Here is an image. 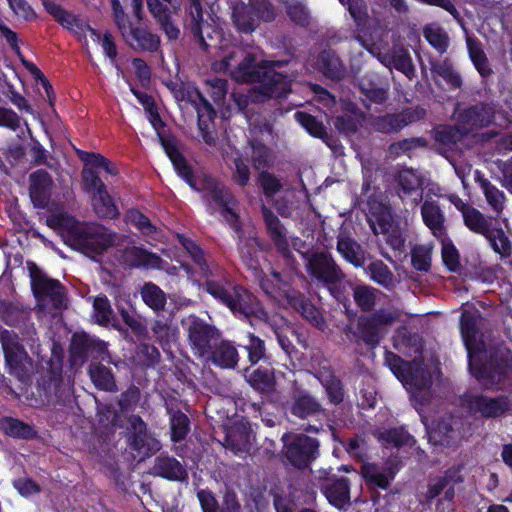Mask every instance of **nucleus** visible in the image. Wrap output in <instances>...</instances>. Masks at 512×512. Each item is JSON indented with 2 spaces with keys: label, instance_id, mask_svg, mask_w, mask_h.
Masks as SVG:
<instances>
[{
  "label": "nucleus",
  "instance_id": "obj_1",
  "mask_svg": "<svg viewBox=\"0 0 512 512\" xmlns=\"http://www.w3.org/2000/svg\"><path fill=\"white\" fill-rule=\"evenodd\" d=\"M479 313L464 311L461 315L460 328L465 347L468 352L469 369L472 375L485 387L506 385L512 375V354L503 346L489 350V359L484 364L477 363V353L480 351Z\"/></svg>",
  "mask_w": 512,
  "mask_h": 512
},
{
  "label": "nucleus",
  "instance_id": "obj_2",
  "mask_svg": "<svg viewBox=\"0 0 512 512\" xmlns=\"http://www.w3.org/2000/svg\"><path fill=\"white\" fill-rule=\"evenodd\" d=\"M278 61L257 62L256 55L241 49L229 52L220 61V69L239 83L256 84L254 90L265 98H282L290 92L286 75L277 72Z\"/></svg>",
  "mask_w": 512,
  "mask_h": 512
},
{
  "label": "nucleus",
  "instance_id": "obj_3",
  "mask_svg": "<svg viewBox=\"0 0 512 512\" xmlns=\"http://www.w3.org/2000/svg\"><path fill=\"white\" fill-rule=\"evenodd\" d=\"M218 266L209 276H201L198 287L211 295L219 304L227 307L239 318L261 317L265 311L256 296L241 285L234 284L228 277L217 274Z\"/></svg>",
  "mask_w": 512,
  "mask_h": 512
},
{
  "label": "nucleus",
  "instance_id": "obj_4",
  "mask_svg": "<svg viewBox=\"0 0 512 512\" xmlns=\"http://www.w3.org/2000/svg\"><path fill=\"white\" fill-rule=\"evenodd\" d=\"M398 317L397 312L380 308L373 313L360 315L356 327L346 325L344 333L351 342L375 349Z\"/></svg>",
  "mask_w": 512,
  "mask_h": 512
},
{
  "label": "nucleus",
  "instance_id": "obj_5",
  "mask_svg": "<svg viewBox=\"0 0 512 512\" xmlns=\"http://www.w3.org/2000/svg\"><path fill=\"white\" fill-rule=\"evenodd\" d=\"M305 268L311 280L318 286L327 288L338 300L342 301L343 294L338 288L346 275L333 256L327 251L302 253Z\"/></svg>",
  "mask_w": 512,
  "mask_h": 512
},
{
  "label": "nucleus",
  "instance_id": "obj_6",
  "mask_svg": "<svg viewBox=\"0 0 512 512\" xmlns=\"http://www.w3.org/2000/svg\"><path fill=\"white\" fill-rule=\"evenodd\" d=\"M261 213L266 227V232L272 241L277 253L283 259L285 265L291 270L296 271L299 263L295 259L291 246L302 255L301 249L306 245L299 237H292L291 241L287 236V231L278 216L265 204L261 206Z\"/></svg>",
  "mask_w": 512,
  "mask_h": 512
},
{
  "label": "nucleus",
  "instance_id": "obj_7",
  "mask_svg": "<svg viewBox=\"0 0 512 512\" xmlns=\"http://www.w3.org/2000/svg\"><path fill=\"white\" fill-rule=\"evenodd\" d=\"M276 9L270 0L240 1L232 7L231 19L236 30L242 34H251L262 22L276 19Z\"/></svg>",
  "mask_w": 512,
  "mask_h": 512
},
{
  "label": "nucleus",
  "instance_id": "obj_8",
  "mask_svg": "<svg viewBox=\"0 0 512 512\" xmlns=\"http://www.w3.org/2000/svg\"><path fill=\"white\" fill-rule=\"evenodd\" d=\"M282 441L283 462L296 470L310 469L312 463L320 456V441L317 438L304 433H298L292 437L284 434Z\"/></svg>",
  "mask_w": 512,
  "mask_h": 512
},
{
  "label": "nucleus",
  "instance_id": "obj_9",
  "mask_svg": "<svg viewBox=\"0 0 512 512\" xmlns=\"http://www.w3.org/2000/svg\"><path fill=\"white\" fill-rule=\"evenodd\" d=\"M71 243L74 250L93 258L102 255L115 243L116 233L101 224H81Z\"/></svg>",
  "mask_w": 512,
  "mask_h": 512
},
{
  "label": "nucleus",
  "instance_id": "obj_10",
  "mask_svg": "<svg viewBox=\"0 0 512 512\" xmlns=\"http://www.w3.org/2000/svg\"><path fill=\"white\" fill-rule=\"evenodd\" d=\"M0 343L9 373L21 382H26L29 379L27 364H31V359L20 342L19 336L12 330L2 329Z\"/></svg>",
  "mask_w": 512,
  "mask_h": 512
},
{
  "label": "nucleus",
  "instance_id": "obj_11",
  "mask_svg": "<svg viewBox=\"0 0 512 512\" xmlns=\"http://www.w3.org/2000/svg\"><path fill=\"white\" fill-rule=\"evenodd\" d=\"M69 353L72 362L81 365L89 359L104 360L109 355L107 343L85 331L72 335Z\"/></svg>",
  "mask_w": 512,
  "mask_h": 512
},
{
  "label": "nucleus",
  "instance_id": "obj_12",
  "mask_svg": "<svg viewBox=\"0 0 512 512\" xmlns=\"http://www.w3.org/2000/svg\"><path fill=\"white\" fill-rule=\"evenodd\" d=\"M128 444L142 459L151 457L161 449L160 442L148 432L147 424L139 415L127 419Z\"/></svg>",
  "mask_w": 512,
  "mask_h": 512
},
{
  "label": "nucleus",
  "instance_id": "obj_13",
  "mask_svg": "<svg viewBox=\"0 0 512 512\" xmlns=\"http://www.w3.org/2000/svg\"><path fill=\"white\" fill-rule=\"evenodd\" d=\"M30 276L31 289L38 300L48 299L55 309L64 306L65 287L59 280L48 277L36 265L30 269Z\"/></svg>",
  "mask_w": 512,
  "mask_h": 512
},
{
  "label": "nucleus",
  "instance_id": "obj_14",
  "mask_svg": "<svg viewBox=\"0 0 512 512\" xmlns=\"http://www.w3.org/2000/svg\"><path fill=\"white\" fill-rule=\"evenodd\" d=\"M219 338L220 332L215 326L193 317L188 327V340L194 355L206 358Z\"/></svg>",
  "mask_w": 512,
  "mask_h": 512
},
{
  "label": "nucleus",
  "instance_id": "obj_15",
  "mask_svg": "<svg viewBox=\"0 0 512 512\" xmlns=\"http://www.w3.org/2000/svg\"><path fill=\"white\" fill-rule=\"evenodd\" d=\"M290 413L300 419L309 417L315 418L317 423L307 424L304 431L307 433H319L324 431L323 420L326 418V411L315 397L308 393L296 396L290 407Z\"/></svg>",
  "mask_w": 512,
  "mask_h": 512
},
{
  "label": "nucleus",
  "instance_id": "obj_16",
  "mask_svg": "<svg viewBox=\"0 0 512 512\" xmlns=\"http://www.w3.org/2000/svg\"><path fill=\"white\" fill-rule=\"evenodd\" d=\"M469 409L474 415H480L482 418L496 419L511 411L512 400L507 395H476L470 399Z\"/></svg>",
  "mask_w": 512,
  "mask_h": 512
},
{
  "label": "nucleus",
  "instance_id": "obj_17",
  "mask_svg": "<svg viewBox=\"0 0 512 512\" xmlns=\"http://www.w3.org/2000/svg\"><path fill=\"white\" fill-rule=\"evenodd\" d=\"M343 5H347L349 14L355 23L354 37L367 51H371L374 45L370 18L368 15L367 5L364 0H339Z\"/></svg>",
  "mask_w": 512,
  "mask_h": 512
},
{
  "label": "nucleus",
  "instance_id": "obj_18",
  "mask_svg": "<svg viewBox=\"0 0 512 512\" xmlns=\"http://www.w3.org/2000/svg\"><path fill=\"white\" fill-rule=\"evenodd\" d=\"M385 364L389 367L391 372L399 379L403 385L409 386L407 390L410 395V404L416 409V358L411 361L403 360L399 355L391 352H385Z\"/></svg>",
  "mask_w": 512,
  "mask_h": 512
},
{
  "label": "nucleus",
  "instance_id": "obj_19",
  "mask_svg": "<svg viewBox=\"0 0 512 512\" xmlns=\"http://www.w3.org/2000/svg\"><path fill=\"white\" fill-rule=\"evenodd\" d=\"M147 7L153 18L160 25L168 40H177L180 30L172 21V11L180 7V0H146Z\"/></svg>",
  "mask_w": 512,
  "mask_h": 512
},
{
  "label": "nucleus",
  "instance_id": "obj_20",
  "mask_svg": "<svg viewBox=\"0 0 512 512\" xmlns=\"http://www.w3.org/2000/svg\"><path fill=\"white\" fill-rule=\"evenodd\" d=\"M195 99L190 101L194 104L197 112V124L203 141L208 145L216 142V130L214 120L216 111L212 104L203 96L199 90H195Z\"/></svg>",
  "mask_w": 512,
  "mask_h": 512
},
{
  "label": "nucleus",
  "instance_id": "obj_21",
  "mask_svg": "<svg viewBox=\"0 0 512 512\" xmlns=\"http://www.w3.org/2000/svg\"><path fill=\"white\" fill-rule=\"evenodd\" d=\"M360 475L372 493V501L375 502L379 497L377 489H389L391 482L394 480L395 472L391 467H381L376 463L366 462L361 465Z\"/></svg>",
  "mask_w": 512,
  "mask_h": 512
},
{
  "label": "nucleus",
  "instance_id": "obj_22",
  "mask_svg": "<svg viewBox=\"0 0 512 512\" xmlns=\"http://www.w3.org/2000/svg\"><path fill=\"white\" fill-rule=\"evenodd\" d=\"M29 196L35 208L45 209L50 203L54 186L51 175L45 169H38L29 175Z\"/></svg>",
  "mask_w": 512,
  "mask_h": 512
},
{
  "label": "nucleus",
  "instance_id": "obj_23",
  "mask_svg": "<svg viewBox=\"0 0 512 512\" xmlns=\"http://www.w3.org/2000/svg\"><path fill=\"white\" fill-rule=\"evenodd\" d=\"M161 145L170 159L177 175L183 179L191 188L196 185V178L192 166L180 151L177 141L173 136L160 137Z\"/></svg>",
  "mask_w": 512,
  "mask_h": 512
},
{
  "label": "nucleus",
  "instance_id": "obj_24",
  "mask_svg": "<svg viewBox=\"0 0 512 512\" xmlns=\"http://www.w3.org/2000/svg\"><path fill=\"white\" fill-rule=\"evenodd\" d=\"M494 118L493 109L484 103L473 105L457 113L456 121L467 135L476 129L488 126Z\"/></svg>",
  "mask_w": 512,
  "mask_h": 512
},
{
  "label": "nucleus",
  "instance_id": "obj_25",
  "mask_svg": "<svg viewBox=\"0 0 512 512\" xmlns=\"http://www.w3.org/2000/svg\"><path fill=\"white\" fill-rule=\"evenodd\" d=\"M121 36L134 51L155 53L160 50L161 40L159 35L153 33L147 27L132 24Z\"/></svg>",
  "mask_w": 512,
  "mask_h": 512
},
{
  "label": "nucleus",
  "instance_id": "obj_26",
  "mask_svg": "<svg viewBox=\"0 0 512 512\" xmlns=\"http://www.w3.org/2000/svg\"><path fill=\"white\" fill-rule=\"evenodd\" d=\"M368 222L372 230L378 234H386L392 227V214L390 207L377 196H370L367 201Z\"/></svg>",
  "mask_w": 512,
  "mask_h": 512
},
{
  "label": "nucleus",
  "instance_id": "obj_27",
  "mask_svg": "<svg viewBox=\"0 0 512 512\" xmlns=\"http://www.w3.org/2000/svg\"><path fill=\"white\" fill-rule=\"evenodd\" d=\"M152 473L173 482H187L188 472L185 466L173 456L158 455L152 467Z\"/></svg>",
  "mask_w": 512,
  "mask_h": 512
},
{
  "label": "nucleus",
  "instance_id": "obj_28",
  "mask_svg": "<svg viewBox=\"0 0 512 512\" xmlns=\"http://www.w3.org/2000/svg\"><path fill=\"white\" fill-rule=\"evenodd\" d=\"M211 202L221 208V216L234 231H241L242 223L240 216L235 210L238 205V200L230 189L223 185L221 189L210 198V203Z\"/></svg>",
  "mask_w": 512,
  "mask_h": 512
},
{
  "label": "nucleus",
  "instance_id": "obj_29",
  "mask_svg": "<svg viewBox=\"0 0 512 512\" xmlns=\"http://www.w3.org/2000/svg\"><path fill=\"white\" fill-rule=\"evenodd\" d=\"M186 10V20L185 27L193 36V38L197 41L200 47L207 51L209 44L206 43L205 38L203 36V26L210 28L208 23L204 22L203 15V7L201 0H188V4L185 8Z\"/></svg>",
  "mask_w": 512,
  "mask_h": 512
},
{
  "label": "nucleus",
  "instance_id": "obj_30",
  "mask_svg": "<svg viewBox=\"0 0 512 512\" xmlns=\"http://www.w3.org/2000/svg\"><path fill=\"white\" fill-rule=\"evenodd\" d=\"M421 216L436 238L446 236L445 215L436 201L426 198L421 207Z\"/></svg>",
  "mask_w": 512,
  "mask_h": 512
},
{
  "label": "nucleus",
  "instance_id": "obj_31",
  "mask_svg": "<svg viewBox=\"0 0 512 512\" xmlns=\"http://www.w3.org/2000/svg\"><path fill=\"white\" fill-rule=\"evenodd\" d=\"M123 262L130 268H160L162 258L145 248L138 246L126 247L123 251Z\"/></svg>",
  "mask_w": 512,
  "mask_h": 512
},
{
  "label": "nucleus",
  "instance_id": "obj_32",
  "mask_svg": "<svg viewBox=\"0 0 512 512\" xmlns=\"http://www.w3.org/2000/svg\"><path fill=\"white\" fill-rule=\"evenodd\" d=\"M294 295L296 296L293 297L290 305L311 325L324 331L327 325L321 309L314 305L303 293H294Z\"/></svg>",
  "mask_w": 512,
  "mask_h": 512
},
{
  "label": "nucleus",
  "instance_id": "obj_33",
  "mask_svg": "<svg viewBox=\"0 0 512 512\" xmlns=\"http://www.w3.org/2000/svg\"><path fill=\"white\" fill-rule=\"evenodd\" d=\"M320 490L336 508H342L350 500V481L347 477H337L326 484H320Z\"/></svg>",
  "mask_w": 512,
  "mask_h": 512
},
{
  "label": "nucleus",
  "instance_id": "obj_34",
  "mask_svg": "<svg viewBox=\"0 0 512 512\" xmlns=\"http://www.w3.org/2000/svg\"><path fill=\"white\" fill-rule=\"evenodd\" d=\"M88 374L98 390L111 393L118 390L112 369L101 362H92L88 367Z\"/></svg>",
  "mask_w": 512,
  "mask_h": 512
},
{
  "label": "nucleus",
  "instance_id": "obj_35",
  "mask_svg": "<svg viewBox=\"0 0 512 512\" xmlns=\"http://www.w3.org/2000/svg\"><path fill=\"white\" fill-rule=\"evenodd\" d=\"M206 358L210 359L215 366L231 369L237 365L239 356L237 349L231 342L221 341L214 345L211 353Z\"/></svg>",
  "mask_w": 512,
  "mask_h": 512
},
{
  "label": "nucleus",
  "instance_id": "obj_36",
  "mask_svg": "<svg viewBox=\"0 0 512 512\" xmlns=\"http://www.w3.org/2000/svg\"><path fill=\"white\" fill-rule=\"evenodd\" d=\"M336 249L343 259L355 268H365V251L355 239L338 237Z\"/></svg>",
  "mask_w": 512,
  "mask_h": 512
},
{
  "label": "nucleus",
  "instance_id": "obj_37",
  "mask_svg": "<svg viewBox=\"0 0 512 512\" xmlns=\"http://www.w3.org/2000/svg\"><path fill=\"white\" fill-rule=\"evenodd\" d=\"M320 71L333 80H341L346 74V67L342 63L336 52L332 50H323L319 53L317 59Z\"/></svg>",
  "mask_w": 512,
  "mask_h": 512
},
{
  "label": "nucleus",
  "instance_id": "obj_38",
  "mask_svg": "<svg viewBox=\"0 0 512 512\" xmlns=\"http://www.w3.org/2000/svg\"><path fill=\"white\" fill-rule=\"evenodd\" d=\"M91 204L96 215L101 219L115 220L120 211L107 188L91 196Z\"/></svg>",
  "mask_w": 512,
  "mask_h": 512
},
{
  "label": "nucleus",
  "instance_id": "obj_39",
  "mask_svg": "<svg viewBox=\"0 0 512 512\" xmlns=\"http://www.w3.org/2000/svg\"><path fill=\"white\" fill-rule=\"evenodd\" d=\"M421 421L426 427L430 443L442 446H450L454 443L457 433L449 421H439L435 427H430L428 425L426 417H422Z\"/></svg>",
  "mask_w": 512,
  "mask_h": 512
},
{
  "label": "nucleus",
  "instance_id": "obj_40",
  "mask_svg": "<svg viewBox=\"0 0 512 512\" xmlns=\"http://www.w3.org/2000/svg\"><path fill=\"white\" fill-rule=\"evenodd\" d=\"M378 442L384 448H401L409 443L412 436L404 427H394L389 429L377 430L374 433Z\"/></svg>",
  "mask_w": 512,
  "mask_h": 512
},
{
  "label": "nucleus",
  "instance_id": "obj_41",
  "mask_svg": "<svg viewBox=\"0 0 512 512\" xmlns=\"http://www.w3.org/2000/svg\"><path fill=\"white\" fill-rule=\"evenodd\" d=\"M475 181L482 189L486 201L490 207L494 210V212L500 214L504 209L506 201V197L503 191L499 190L488 179L484 178L479 171H476L475 173Z\"/></svg>",
  "mask_w": 512,
  "mask_h": 512
},
{
  "label": "nucleus",
  "instance_id": "obj_42",
  "mask_svg": "<svg viewBox=\"0 0 512 512\" xmlns=\"http://www.w3.org/2000/svg\"><path fill=\"white\" fill-rule=\"evenodd\" d=\"M469 57L474 64L475 68L482 77H488L492 74L489 60L483 50L482 43L474 37H467L466 39Z\"/></svg>",
  "mask_w": 512,
  "mask_h": 512
},
{
  "label": "nucleus",
  "instance_id": "obj_43",
  "mask_svg": "<svg viewBox=\"0 0 512 512\" xmlns=\"http://www.w3.org/2000/svg\"><path fill=\"white\" fill-rule=\"evenodd\" d=\"M408 123L409 120L403 114H385L372 118L371 127L376 132L389 134L400 131Z\"/></svg>",
  "mask_w": 512,
  "mask_h": 512
},
{
  "label": "nucleus",
  "instance_id": "obj_44",
  "mask_svg": "<svg viewBox=\"0 0 512 512\" xmlns=\"http://www.w3.org/2000/svg\"><path fill=\"white\" fill-rule=\"evenodd\" d=\"M142 301L154 312H160L165 309L167 304L166 293L155 283L146 282L140 290Z\"/></svg>",
  "mask_w": 512,
  "mask_h": 512
},
{
  "label": "nucleus",
  "instance_id": "obj_45",
  "mask_svg": "<svg viewBox=\"0 0 512 512\" xmlns=\"http://www.w3.org/2000/svg\"><path fill=\"white\" fill-rule=\"evenodd\" d=\"M46 224L48 227L54 230L65 231L69 245H71L75 237L74 233H77L81 226L75 217L68 215L67 213H57L48 216L46 219Z\"/></svg>",
  "mask_w": 512,
  "mask_h": 512
},
{
  "label": "nucleus",
  "instance_id": "obj_46",
  "mask_svg": "<svg viewBox=\"0 0 512 512\" xmlns=\"http://www.w3.org/2000/svg\"><path fill=\"white\" fill-rule=\"evenodd\" d=\"M249 385L259 393H270L275 387V377L273 371L258 367L245 376Z\"/></svg>",
  "mask_w": 512,
  "mask_h": 512
},
{
  "label": "nucleus",
  "instance_id": "obj_47",
  "mask_svg": "<svg viewBox=\"0 0 512 512\" xmlns=\"http://www.w3.org/2000/svg\"><path fill=\"white\" fill-rule=\"evenodd\" d=\"M423 36L427 42L440 54L447 51L449 35L443 27L437 23H430L423 27Z\"/></svg>",
  "mask_w": 512,
  "mask_h": 512
},
{
  "label": "nucleus",
  "instance_id": "obj_48",
  "mask_svg": "<svg viewBox=\"0 0 512 512\" xmlns=\"http://www.w3.org/2000/svg\"><path fill=\"white\" fill-rule=\"evenodd\" d=\"M431 76L436 81L439 76L443 78L452 88H460L462 85V78L460 74L453 68L450 61L447 59L438 62H431Z\"/></svg>",
  "mask_w": 512,
  "mask_h": 512
},
{
  "label": "nucleus",
  "instance_id": "obj_49",
  "mask_svg": "<svg viewBox=\"0 0 512 512\" xmlns=\"http://www.w3.org/2000/svg\"><path fill=\"white\" fill-rule=\"evenodd\" d=\"M363 269L375 283L385 288L393 286V273L382 260L371 261Z\"/></svg>",
  "mask_w": 512,
  "mask_h": 512
},
{
  "label": "nucleus",
  "instance_id": "obj_50",
  "mask_svg": "<svg viewBox=\"0 0 512 512\" xmlns=\"http://www.w3.org/2000/svg\"><path fill=\"white\" fill-rule=\"evenodd\" d=\"M462 478L456 470L449 469L443 476L434 477L429 480L428 491L426 493L427 500L437 497L449 484L461 482Z\"/></svg>",
  "mask_w": 512,
  "mask_h": 512
},
{
  "label": "nucleus",
  "instance_id": "obj_51",
  "mask_svg": "<svg viewBox=\"0 0 512 512\" xmlns=\"http://www.w3.org/2000/svg\"><path fill=\"white\" fill-rule=\"evenodd\" d=\"M2 425L5 434L13 438L28 440L36 436V431L31 425L17 418L6 417Z\"/></svg>",
  "mask_w": 512,
  "mask_h": 512
},
{
  "label": "nucleus",
  "instance_id": "obj_52",
  "mask_svg": "<svg viewBox=\"0 0 512 512\" xmlns=\"http://www.w3.org/2000/svg\"><path fill=\"white\" fill-rule=\"evenodd\" d=\"M46 12L50 14L64 28L70 29L78 26L79 19L71 12L66 11L61 5L53 0H42Z\"/></svg>",
  "mask_w": 512,
  "mask_h": 512
},
{
  "label": "nucleus",
  "instance_id": "obj_53",
  "mask_svg": "<svg viewBox=\"0 0 512 512\" xmlns=\"http://www.w3.org/2000/svg\"><path fill=\"white\" fill-rule=\"evenodd\" d=\"M296 121L305 129V131L314 138H323L326 136V127L323 122L318 120L314 115L297 111L294 115Z\"/></svg>",
  "mask_w": 512,
  "mask_h": 512
},
{
  "label": "nucleus",
  "instance_id": "obj_54",
  "mask_svg": "<svg viewBox=\"0 0 512 512\" xmlns=\"http://www.w3.org/2000/svg\"><path fill=\"white\" fill-rule=\"evenodd\" d=\"M182 244L194 263L198 266L200 276L211 275L212 269H214L216 265L207 262L204 250L193 240L186 239Z\"/></svg>",
  "mask_w": 512,
  "mask_h": 512
},
{
  "label": "nucleus",
  "instance_id": "obj_55",
  "mask_svg": "<svg viewBox=\"0 0 512 512\" xmlns=\"http://www.w3.org/2000/svg\"><path fill=\"white\" fill-rule=\"evenodd\" d=\"M238 251L242 262L248 269L257 271L260 267L258 261V249L256 239H241L238 243Z\"/></svg>",
  "mask_w": 512,
  "mask_h": 512
},
{
  "label": "nucleus",
  "instance_id": "obj_56",
  "mask_svg": "<svg viewBox=\"0 0 512 512\" xmlns=\"http://www.w3.org/2000/svg\"><path fill=\"white\" fill-rule=\"evenodd\" d=\"M171 440L181 442L190 432V419L181 410L175 411L170 418Z\"/></svg>",
  "mask_w": 512,
  "mask_h": 512
},
{
  "label": "nucleus",
  "instance_id": "obj_57",
  "mask_svg": "<svg viewBox=\"0 0 512 512\" xmlns=\"http://www.w3.org/2000/svg\"><path fill=\"white\" fill-rule=\"evenodd\" d=\"M465 225L472 231L485 235L492 228L490 221L474 207L466 208V212L462 215Z\"/></svg>",
  "mask_w": 512,
  "mask_h": 512
},
{
  "label": "nucleus",
  "instance_id": "obj_58",
  "mask_svg": "<svg viewBox=\"0 0 512 512\" xmlns=\"http://www.w3.org/2000/svg\"><path fill=\"white\" fill-rule=\"evenodd\" d=\"M321 384L331 404L337 406L343 402L345 395L344 385L337 376L330 373L321 379Z\"/></svg>",
  "mask_w": 512,
  "mask_h": 512
},
{
  "label": "nucleus",
  "instance_id": "obj_59",
  "mask_svg": "<svg viewBox=\"0 0 512 512\" xmlns=\"http://www.w3.org/2000/svg\"><path fill=\"white\" fill-rule=\"evenodd\" d=\"M126 221L134 226L142 235L150 236L157 232V227L138 209H129L126 213Z\"/></svg>",
  "mask_w": 512,
  "mask_h": 512
},
{
  "label": "nucleus",
  "instance_id": "obj_60",
  "mask_svg": "<svg viewBox=\"0 0 512 512\" xmlns=\"http://www.w3.org/2000/svg\"><path fill=\"white\" fill-rule=\"evenodd\" d=\"M467 135L461 125H444L435 129V139L443 145H451L461 141Z\"/></svg>",
  "mask_w": 512,
  "mask_h": 512
},
{
  "label": "nucleus",
  "instance_id": "obj_61",
  "mask_svg": "<svg viewBox=\"0 0 512 512\" xmlns=\"http://www.w3.org/2000/svg\"><path fill=\"white\" fill-rule=\"evenodd\" d=\"M375 289L365 285H357L353 289V298L356 305L363 312H371L374 309L376 296Z\"/></svg>",
  "mask_w": 512,
  "mask_h": 512
},
{
  "label": "nucleus",
  "instance_id": "obj_62",
  "mask_svg": "<svg viewBox=\"0 0 512 512\" xmlns=\"http://www.w3.org/2000/svg\"><path fill=\"white\" fill-rule=\"evenodd\" d=\"M151 331L163 349L170 344L175 336V330L167 319H156L151 326Z\"/></svg>",
  "mask_w": 512,
  "mask_h": 512
},
{
  "label": "nucleus",
  "instance_id": "obj_63",
  "mask_svg": "<svg viewBox=\"0 0 512 512\" xmlns=\"http://www.w3.org/2000/svg\"><path fill=\"white\" fill-rule=\"evenodd\" d=\"M493 250L503 257H508L511 254V242L506 237L502 229H491L484 235Z\"/></svg>",
  "mask_w": 512,
  "mask_h": 512
},
{
  "label": "nucleus",
  "instance_id": "obj_64",
  "mask_svg": "<svg viewBox=\"0 0 512 512\" xmlns=\"http://www.w3.org/2000/svg\"><path fill=\"white\" fill-rule=\"evenodd\" d=\"M81 176L83 190L91 196L107 188L106 184L99 177V173L93 168H87V166H85L81 172Z\"/></svg>",
  "mask_w": 512,
  "mask_h": 512
}]
</instances>
